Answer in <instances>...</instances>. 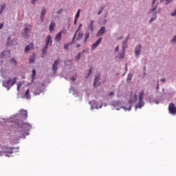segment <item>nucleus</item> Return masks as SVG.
<instances>
[{"instance_id":"obj_1","label":"nucleus","mask_w":176,"mask_h":176,"mask_svg":"<svg viewBox=\"0 0 176 176\" xmlns=\"http://www.w3.org/2000/svg\"><path fill=\"white\" fill-rule=\"evenodd\" d=\"M16 82H17V77H14L13 78H9L8 80L3 81V86L8 90H10V87L14 86V85H16Z\"/></svg>"},{"instance_id":"obj_2","label":"nucleus","mask_w":176,"mask_h":176,"mask_svg":"<svg viewBox=\"0 0 176 176\" xmlns=\"http://www.w3.org/2000/svg\"><path fill=\"white\" fill-rule=\"evenodd\" d=\"M145 93V91L142 89L140 93L138 96V103L136 104V108H142L144 105H145V102H144V94Z\"/></svg>"},{"instance_id":"obj_3","label":"nucleus","mask_w":176,"mask_h":176,"mask_svg":"<svg viewBox=\"0 0 176 176\" xmlns=\"http://www.w3.org/2000/svg\"><path fill=\"white\" fill-rule=\"evenodd\" d=\"M32 28V25H31V24L25 25L23 32H22L24 36H28V31H31Z\"/></svg>"},{"instance_id":"obj_4","label":"nucleus","mask_w":176,"mask_h":176,"mask_svg":"<svg viewBox=\"0 0 176 176\" xmlns=\"http://www.w3.org/2000/svg\"><path fill=\"white\" fill-rule=\"evenodd\" d=\"M169 113L171 115H175L176 113V107L174 103H170L168 106Z\"/></svg>"},{"instance_id":"obj_5","label":"nucleus","mask_w":176,"mask_h":176,"mask_svg":"<svg viewBox=\"0 0 176 176\" xmlns=\"http://www.w3.org/2000/svg\"><path fill=\"white\" fill-rule=\"evenodd\" d=\"M21 127H22V129L23 130H25V131H28V130H31V124H28V123H24L23 122V121L21 122Z\"/></svg>"},{"instance_id":"obj_6","label":"nucleus","mask_w":176,"mask_h":176,"mask_svg":"<svg viewBox=\"0 0 176 176\" xmlns=\"http://www.w3.org/2000/svg\"><path fill=\"white\" fill-rule=\"evenodd\" d=\"M100 74H97L95 76V79L94 81V87H97V86H100Z\"/></svg>"},{"instance_id":"obj_7","label":"nucleus","mask_w":176,"mask_h":176,"mask_svg":"<svg viewBox=\"0 0 176 176\" xmlns=\"http://www.w3.org/2000/svg\"><path fill=\"white\" fill-rule=\"evenodd\" d=\"M138 97L137 94H135L134 95L131 94V98L129 100V104H133V102H137Z\"/></svg>"},{"instance_id":"obj_8","label":"nucleus","mask_w":176,"mask_h":176,"mask_svg":"<svg viewBox=\"0 0 176 176\" xmlns=\"http://www.w3.org/2000/svg\"><path fill=\"white\" fill-rule=\"evenodd\" d=\"M135 54L136 57H138L140 54H141V45L139 44L138 45L136 46L135 48Z\"/></svg>"},{"instance_id":"obj_9","label":"nucleus","mask_w":176,"mask_h":176,"mask_svg":"<svg viewBox=\"0 0 176 176\" xmlns=\"http://www.w3.org/2000/svg\"><path fill=\"white\" fill-rule=\"evenodd\" d=\"M60 64V60L57 59L54 61V63L52 65V70L56 72L57 71V65Z\"/></svg>"},{"instance_id":"obj_10","label":"nucleus","mask_w":176,"mask_h":176,"mask_svg":"<svg viewBox=\"0 0 176 176\" xmlns=\"http://www.w3.org/2000/svg\"><path fill=\"white\" fill-rule=\"evenodd\" d=\"M34 49V43H30L28 45H27L25 48V53L30 52V50H33Z\"/></svg>"},{"instance_id":"obj_11","label":"nucleus","mask_w":176,"mask_h":176,"mask_svg":"<svg viewBox=\"0 0 176 176\" xmlns=\"http://www.w3.org/2000/svg\"><path fill=\"white\" fill-rule=\"evenodd\" d=\"M101 41H102V38H100L99 39H98L96 42L92 45L91 48L96 49V47H97V46H98L100 43H101Z\"/></svg>"},{"instance_id":"obj_12","label":"nucleus","mask_w":176,"mask_h":176,"mask_svg":"<svg viewBox=\"0 0 176 176\" xmlns=\"http://www.w3.org/2000/svg\"><path fill=\"white\" fill-rule=\"evenodd\" d=\"M56 28V23L52 21L50 25V32L52 33L54 31V28Z\"/></svg>"},{"instance_id":"obj_13","label":"nucleus","mask_w":176,"mask_h":176,"mask_svg":"<svg viewBox=\"0 0 176 176\" xmlns=\"http://www.w3.org/2000/svg\"><path fill=\"white\" fill-rule=\"evenodd\" d=\"M104 34H105V27L103 26L98 32L97 36H101L102 35H104Z\"/></svg>"},{"instance_id":"obj_14","label":"nucleus","mask_w":176,"mask_h":176,"mask_svg":"<svg viewBox=\"0 0 176 176\" xmlns=\"http://www.w3.org/2000/svg\"><path fill=\"white\" fill-rule=\"evenodd\" d=\"M62 35H63V33H62L61 32H59L56 34V37H55V41H56V42H60V41H61V36H62Z\"/></svg>"},{"instance_id":"obj_15","label":"nucleus","mask_w":176,"mask_h":176,"mask_svg":"<svg viewBox=\"0 0 176 176\" xmlns=\"http://www.w3.org/2000/svg\"><path fill=\"white\" fill-rule=\"evenodd\" d=\"M45 14H46V9L43 8L41 11V15L40 17V20H41L42 23H43V17H45Z\"/></svg>"},{"instance_id":"obj_16","label":"nucleus","mask_w":176,"mask_h":176,"mask_svg":"<svg viewBox=\"0 0 176 176\" xmlns=\"http://www.w3.org/2000/svg\"><path fill=\"white\" fill-rule=\"evenodd\" d=\"M49 44L50 45H52V36H50V35L47 36V38H46V45L47 46H49Z\"/></svg>"},{"instance_id":"obj_17","label":"nucleus","mask_w":176,"mask_h":176,"mask_svg":"<svg viewBox=\"0 0 176 176\" xmlns=\"http://www.w3.org/2000/svg\"><path fill=\"white\" fill-rule=\"evenodd\" d=\"M32 73V82H34V80H35V76H36V70H35V69H33Z\"/></svg>"},{"instance_id":"obj_18","label":"nucleus","mask_w":176,"mask_h":176,"mask_svg":"<svg viewBox=\"0 0 176 176\" xmlns=\"http://www.w3.org/2000/svg\"><path fill=\"white\" fill-rule=\"evenodd\" d=\"M29 63L30 64H32L35 63V55H32L30 58H29Z\"/></svg>"},{"instance_id":"obj_19","label":"nucleus","mask_w":176,"mask_h":176,"mask_svg":"<svg viewBox=\"0 0 176 176\" xmlns=\"http://www.w3.org/2000/svg\"><path fill=\"white\" fill-rule=\"evenodd\" d=\"M25 97L27 100L31 98V96H30V89H28L25 93Z\"/></svg>"},{"instance_id":"obj_20","label":"nucleus","mask_w":176,"mask_h":176,"mask_svg":"<svg viewBox=\"0 0 176 176\" xmlns=\"http://www.w3.org/2000/svg\"><path fill=\"white\" fill-rule=\"evenodd\" d=\"M6 5L5 3L2 4L1 6L0 5V14L1 13L3 12V10L6 8Z\"/></svg>"},{"instance_id":"obj_21","label":"nucleus","mask_w":176,"mask_h":176,"mask_svg":"<svg viewBox=\"0 0 176 176\" xmlns=\"http://www.w3.org/2000/svg\"><path fill=\"white\" fill-rule=\"evenodd\" d=\"M89 36H90V33L89 32L85 33V41H84L85 43L87 42V40L89 39Z\"/></svg>"},{"instance_id":"obj_22","label":"nucleus","mask_w":176,"mask_h":176,"mask_svg":"<svg viewBox=\"0 0 176 176\" xmlns=\"http://www.w3.org/2000/svg\"><path fill=\"white\" fill-rule=\"evenodd\" d=\"M93 24H94V21H91V23L89 26V30H91V31H92V32L94 31V28H93Z\"/></svg>"},{"instance_id":"obj_23","label":"nucleus","mask_w":176,"mask_h":176,"mask_svg":"<svg viewBox=\"0 0 176 176\" xmlns=\"http://www.w3.org/2000/svg\"><path fill=\"white\" fill-rule=\"evenodd\" d=\"M133 78V74H128L127 78H126V82H131V79Z\"/></svg>"},{"instance_id":"obj_24","label":"nucleus","mask_w":176,"mask_h":176,"mask_svg":"<svg viewBox=\"0 0 176 176\" xmlns=\"http://www.w3.org/2000/svg\"><path fill=\"white\" fill-rule=\"evenodd\" d=\"M82 38H83V33L82 32L78 33L76 38L77 41H79V39H82Z\"/></svg>"},{"instance_id":"obj_25","label":"nucleus","mask_w":176,"mask_h":176,"mask_svg":"<svg viewBox=\"0 0 176 176\" xmlns=\"http://www.w3.org/2000/svg\"><path fill=\"white\" fill-rule=\"evenodd\" d=\"M127 47V41H124L122 43V50L124 52V50Z\"/></svg>"},{"instance_id":"obj_26","label":"nucleus","mask_w":176,"mask_h":176,"mask_svg":"<svg viewBox=\"0 0 176 176\" xmlns=\"http://www.w3.org/2000/svg\"><path fill=\"white\" fill-rule=\"evenodd\" d=\"M49 45H44L43 48V54H46V52H47V47Z\"/></svg>"},{"instance_id":"obj_27","label":"nucleus","mask_w":176,"mask_h":176,"mask_svg":"<svg viewBox=\"0 0 176 176\" xmlns=\"http://www.w3.org/2000/svg\"><path fill=\"white\" fill-rule=\"evenodd\" d=\"M10 64H12V65H17V61H16L14 58H12L10 60Z\"/></svg>"},{"instance_id":"obj_28","label":"nucleus","mask_w":176,"mask_h":176,"mask_svg":"<svg viewBox=\"0 0 176 176\" xmlns=\"http://www.w3.org/2000/svg\"><path fill=\"white\" fill-rule=\"evenodd\" d=\"M153 20H156V12H155L153 15V17L150 19L149 23H152Z\"/></svg>"},{"instance_id":"obj_29","label":"nucleus","mask_w":176,"mask_h":176,"mask_svg":"<svg viewBox=\"0 0 176 176\" xmlns=\"http://www.w3.org/2000/svg\"><path fill=\"white\" fill-rule=\"evenodd\" d=\"M80 27H82V25H79V28H78V30H76V33L74 34V36L73 37V41H75V38H76V34H78V30H80Z\"/></svg>"},{"instance_id":"obj_30","label":"nucleus","mask_w":176,"mask_h":176,"mask_svg":"<svg viewBox=\"0 0 176 176\" xmlns=\"http://www.w3.org/2000/svg\"><path fill=\"white\" fill-rule=\"evenodd\" d=\"M80 56H81V54L80 52H79L78 55L76 56L75 60H76V61H79V60H80Z\"/></svg>"},{"instance_id":"obj_31","label":"nucleus","mask_w":176,"mask_h":176,"mask_svg":"<svg viewBox=\"0 0 176 176\" xmlns=\"http://www.w3.org/2000/svg\"><path fill=\"white\" fill-rule=\"evenodd\" d=\"M21 113H22V115H23V116H24L25 118H27V115H28L27 111H25V110H21Z\"/></svg>"},{"instance_id":"obj_32","label":"nucleus","mask_w":176,"mask_h":176,"mask_svg":"<svg viewBox=\"0 0 176 176\" xmlns=\"http://www.w3.org/2000/svg\"><path fill=\"white\" fill-rule=\"evenodd\" d=\"M157 9V6H153V8H151V12H155Z\"/></svg>"},{"instance_id":"obj_33","label":"nucleus","mask_w":176,"mask_h":176,"mask_svg":"<svg viewBox=\"0 0 176 176\" xmlns=\"http://www.w3.org/2000/svg\"><path fill=\"white\" fill-rule=\"evenodd\" d=\"M80 13V10H78L76 16H75V19H78Z\"/></svg>"},{"instance_id":"obj_34","label":"nucleus","mask_w":176,"mask_h":176,"mask_svg":"<svg viewBox=\"0 0 176 176\" xmlns=\"http://www.w3.org/2000/svg\"><path fill=\"white\" fill-rule=\"evenodd\" d=\"M11 40H12V37L8 38L7 45H12V43H10Z\"/></svg>"},{"instance_id":"obj_35","label":"nucleus","mask_w":176,"mask_h":176,"mask_svg":"<svg viewBox=\"0 0 176 176\" xmlns=\"http://www.w3.org/2000/svg\"><path fill=\"white\" fill-rule=\"evenodd\" d=\"M22 85H21V82H19L17 84V90H20V88L21 87Z\"/></svg>"},{"instance_id":"obj_36","label":"nucleus","mask_w":176,"mask_h":176,"mask_svg":"<svg viewBox=\"0 0 176 176\" xmlns=\"http://www.w3.org/2000/svg\"><path fill=\"white\" fill-rule=\"evenodd\" d=\"M69 47V44H67V43L65 44V50H68Z\"/></svg>"},{"instance_id":"obj_37","label":"nucleus","mask_w":176,"mask_h":176,"mask_svg":"<svg viewBox=\"0 0 176 176\" xmlns=\"http://www.w3.org/2000/svg\"><path fill=\"white\" fill-rule=\"evenodd\" d=\"M171 42H173V43H175V42H176V35L173 38V39L171 40Z\"/></svg>"},{"instance_id":"obj_38","label":"nucleus","mask_w":176,"mask_h":176,"mask_svg":"<svg viewBox=\"0 0 176 176\" xmlns=\"http://www.w3.org/2000/svg\"><path fill=\"white\" fill-rule=\"evenodd\" d=\"M170 2H173V0H166V5H168Z\"/></svg>"},{"instance_id":"obj_39","label":"nucleus","mask_w":176,"mask_h":176,"mask_svg":"<svg viewBox=\"0 0 176 176\" xmlns=\"http://www.w3.org/2000/svg\"><path fill=\"white\" fill-rule=\"evenodd\" d=\"M170 14L171 16H176V9Z\"/></svg>"},{"instance_id":"obj_40","label":"nucleus","mask_w":176,"mask_h":176,"mask_svg":"<svg viewBox=\"0 0 176 176\" xmlns=\"http://www.w3.org/2000/svg\"><path fill=\"white\" fill-rule=\"evenodd\" d=\"M71 80H73V82H75V80H76V76L72 77Z\"/></svg>"},{"instance_id":"obj_41","label":"nucleus","mask_w":176,"mask_h":176,"mask_svg":"<svg viewBox=\"0 0 176 176\" xmlns=\"http://www.w3.org/2000/svg\"><path fill=\"white\" fill-rule=\"evenodd\" d=\"M122 58H124V54H122L120 56V60H122Z\"/></svg>"},{"instance_id":"obj_42","label":"nucleus","mask_w":176,"mask_h":176,"mask_svg":"<svg viewBox=\"0 0 176 176\" xmlns=\"http://www.w3.org/2000/svg\"><path fill=\"white\" fill-rule=\"evenodd\" d=\"M101 13H102V10H100L98 12V15L101 14Z\"/></svg>"},{"instance_id":"obj_43","label":"nucleus","mask_w":176,"mask_h":176,"mask_svg":"<svg viewBox=\"0 0 176 176\" xmlns=\"http://www.w3.org/2000/svg\"><path fill=\"white\" fill-rule=\"evenodd\" d=\"M115 52H119V46H117L115 49Z\"/></svg>"},{"instance_id":"obj_44","label":"nucleus","mask_w":176,"mask_h":176,"mask_svg":"<svg viewBox=\"0 0 176 176\" xmlns=\"http://www.w3.org/2000/svg\"><path fill=\"white\" fill-rule=\"evenodd\" d=\"M91 72H92L91 69H89V74H88V76H90V74H91Z\"/></svg>"},{"instance_id":"obj_45","label":"nucleus","mask_w":176,"mask_h":176,"mask_svg":"<svg viewBox=\"0 0 176 176\" xmlns=\"http://www.w3.org/2000/svg\"><path fill=\"white\" fill-rule=\"evenodd\" d=\"M3 28V23H0V30H2Z\"/></svg>"},{"instance_id":"obj_46","label":"nucleus","mask_w":176,"mask_h":176,"mask_svg":"<svg viewBox=\"0 0 176 176\" xmlns=\"http://www.w3.org/2000/svg\"><path fill=\"white\" fill-rule=\"evenodd\" d=\"M113 94H115L113 92H110L108 96H113Z\"/></svg>"},{"instance_id":"obj_47","label":"nucleus","mask_w":176,"mask_h":176,"mask_svg":"<svg viewBox=\"0 0 176 176\" xmlns=\"http://www.w3.org/2000/svg\"><path fill=\"white\" fill-rule=\"evenodd\" d=\"M156 1H157V0H153V1H152V5H155V3H156Z\"/></svg>"},{"instance_id":"obj_48","label":"nucleus","mask_w":176,"mask_h":176,"mask_svg":"<svg viewBox=\"0 0 176 176\" xmlns=\"http://www.w3.org/2000/svg\"><path fill=\"white\" fill-rule=\"evenodd\" d=\"M36 1H38V0H32V3L33 5H35V2H36Z\"/></svg>"},{"instance_id":"obj_49","label":"nucleus","mask_w":176,"mask_h":176,"mask_svg":"<svg viewBox=\"0 0 176 176\" xmlns=\"http://www.w3.org/2000/svg\"><path fill=\"white\" fill-rule=\"evenodd\" d=\"M77 21H78V19H74V25H76Z\"/></svg>"},{"instance_id":"obj_50","label":"nucleus","mask_w":176,"mask_h":176,"mask_svg":"<svg viewBox=\"0 0 176 176\" xmlns=\"http://www.w3.org/2000/svg\"><path fill=\"white\" fill-rule=\"evenodd\" d=\"M161 82H166V78H162Z\"/></svg>"},{"instance_id":"obj_51","label":"nucleus","mask_w":176,"mask_h":176,"mask_svg":"<svg viewBox=\"0 0 176 176\" xmlns=\"http://www.w3.org/2000/svg\"><path fill=\"white\" fill-rule=\"evenodd\" d=\"M23 135H24V133H21L19 138H21L23 137Z\"/></svg>"},{"instance_id":"obj_52","label":"nucleus","mask_w":176,"mask_h":176,"mask_svg":"<svg viewBox=\"0 0 176 176\" xmlns=\"http://www.w3.org/2000/svg\"><path fill=\"white\" fill-rule=\"evenodd\" d=\"M76 47H80V44H78L76 45Z\"/></svg>"},{"instance_id":"obj_53","label":"nucleus","mask_w":176,"mask_h":176,"mask_svg":"<svg viewBox=\"0 0 176 176\" xmlns=\"http://www.w3.org/2000/svg\"><path fill=\"white\" fill-rule=\"evenodd\" d=\"M128 111H131V107L129 106V109H128Z\"/></svg>"},{"instance_id":"obj_54","label":"nucleus","mask_w":176,"mask_h":176,"mask_svg":"<svg viewBox=\"0 0 176 176\" xmlns=\"http://www.w3.org/2000/svg\"><path fill=\"white\" fill-rule=\"evenodd\" d=\"M1 56H3V54H5V52H1Z\"/></svg>"},{"instance_id":"obj_55","label":"nucleus","mask_w":176,"mask_h":176,"mask_svg":"<svg viewBox=\"0 0 176 176\" xmlns=\"http://www.w3.org/2000/svg\"><path fill=\"white\" fill-rule=\"evenodd\" d=\"M157 89H159V84L157 85Z\"/></svg>"},{"instance_id":"obj_56","label":"nucleus","mask_w":176,"mask_h":176,"mask_svg":"<svg viewBox=\"0 0 176 176\" xmlns=\"http://www.w3.org/2000/svg\"><path fill=\"white\" fill-rule=\"evenodd\" d=\"M161 1H163V0H160Z\"/></svg>"}]
</instances>
